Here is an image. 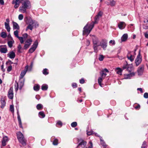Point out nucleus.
<instances>
[{
	"instance_id": "nucleus-1",
	"label": "nucleus",
	"mask_w": 148,
	"mask_h": 148,
	"mask_svg": "<svg viewBox=\"0 0 148 148\" xmlns=\"http://www.w3.org/2000/svg\"><path fill=\"white\" fill-rule=\"evenodd\" d=\"M27 20L26 21V23L28 25V26L27 27L26 30L28 29H30L32 30L34 28H36L38 26V23L35 21H33L32 19L29 18H28L26 17Z\"/></svg>"
},
{
	"instance_id": "nucleus-2",
	"label": "nucleus",
	"mask_w": 148,
	"mask_h": 148,
	"mask_svg": "<svg viewBox=\"0 0 148 148\" xmlns=\"http://www.w3.org/2000/svg\"><path fill=\"white\" fill-rule=\"evenodd\" d=\"M22 5L19 9V11L22 13H26V10L30 7V2L28 0H22Z\"/></svg>"
},
{
	"instance_id": "nucleus-3",
	"label": "nucleus",
	"mask_w": 148,
	"mask_h": 148,
	"mask_svg": "<svg viewBox=\"0 0 148 148\" xmlns=\"http://www.w3.org/2000/svg\"><path fill=\"white\" fill-rule=\"evenodd\" d=\"M94 27V25H86L84 28L83 34L84 35L87 36L90 33L91 31Z\"/></svg>"
},
{
	"instance_id": "nucleus-4",
	"label": "nucleus",
	"mask_w": 148,
	"mask_h": 148,
	"mask_svg": "<svg viewBox=\"0 0 148 148\" xmlns=\"http://www.w3.org/2000/svg\"><path fill=\"white\" fill-rule=\"evenodd\" d=\"M18 139L19 142L23 145H26V140L24 138L23 134L21 132H18L17 134Z\"/></svg>"
},
{
	"instance_id": "nucleus-5",
	"label": "nucleus",
	"mask_w": 148,
	"mask_h": 148,
	"mask_svg": "<svg viewBox=\"0 0 148 148\" xmlns=\"http://www.w3.org/2000/svg\"><path fill=\"white\" fill-rule=\"evenodd\" d=\"M142 61V58L139 52L138 55L137 56L135 60V63L136 66H138L141 63Z\"/></svg>"
},
{
	"instance_id": "nucleus-6",
	"label": "nucleus",
	"mask_w": 148,
	"mask_h": 148,
	"mask_svg": "<svg viewBox=\"0 0 148 148\" xmlns=\"http://www.w3.org/2000/svg\"><path fill=\"white\" fill-rule=\"evenodd\" d=\"M38 43L37 41H36L32 46V47L29 50V52L30 53H33L36 48L38 45Z\"/></svg>"
},
{
	"instance_id": "nucleus-7",
	"label": "nucleus",
	"mask_w": 148,
	"mask_h": 148,
	"mask_svg": "<svg viewBox=\"0 0 148 148\" xmlns=\"http://www.w3.org/2000/svg\"><path fill=\"white\" fill-rule=\"evenodd\" d=\"M32 40L30 38L27 40L25 42L24 48L25 49H27L31 44Z\"/></svg>"
},
{
	"instance_id": "nucleus-8",
	"label": "nucleus",
	"mask_w": 148,
	"mask_h": 148,
	"mask_svg": "<svg viewBox=\"0 0 148 148\" xmlns=\"http://www.w3.org/2000/svg\"><path fill=\"white\" fill-rule=\"evenodd\" d=\"M8 96L10 99H12L13 97V88L11 87L10 89L8 92Z\"/></svg>"
},
{
	"instance_id": "nucleus-9",
	"label": "nucleus",
	"mask_w": 148,
	"mask_h": 148,
	"mask_svg": "<svg viewBox=\"0 0 148 148\" xmlns=\"http://www.w3.org/2000/svg\"><path fill=\"white\" fill-rule=\"evenodd\" d=\"M144 70L143 65H141L138 67L137 70V72L138 75H141L143 74Z\"/></svg>"
},
{
	"instance_id": "nucleus-10",
	"label": "nucleus",
	"mask_w": 148,
	"mask_h": 148,
	"mask_svg": "<svg viewBox=\"0 0 148 148\" xmlns=\"http://www.w3.org/2000/svg\"><path fill=\"white\" fill-rule=\"evenodd\" d=\"M0 47L1 49L0 51L1 53H4L7 52L8 49L6 46L5 45L1 46Z\"/></svg>"
},
{
	"instance_id": "nucleus-11",
	"label": "nucleus",
	"mask_w": 148,
	"mask_h": 148,
	"mask_svg": "<svg viewBox=\"0 0 148 148\" xmlns=\"http://www.w3.org/2000/svg\"><path fill=\"white\" fill-rule=\"evenodd\" d=\"M135 75V73L134 72L130 74H125L124 75V79H129L131 77L134 76Z\"/></svg>"
},
{
	"instance_id": "nucleus-12",
	"label": "nucleus",
	"mask_w": 148,
	"mask_h": 148,
	"mask_svg": "<svg viewBox=\"0 0 148 148\" xmlns=\"http://www.w3.org/2000/svg\"><path fill=\"white\" fill-rule=\"evenodd\" d=\"M28 67V66H26L25 68V70L22 71L20 75L21 78H23L24 76L25 75L27 71Z\"/></svg>"
},
{
	"instance_id": "nucleus-13",
	"label": "nucleus",
	"mask_w": 148,
	"mask_h": 148,
	"mask_svg": "<svg viewBox=\"0 0 148 148\" xmlns=\"http://www.w3.org/2000/svg\"><path fill=\"white\" fill-rule=\"evenodd\" d=\"M125 26V23L123 22H120L118 24V26L119 28L120 29H124Z\"/></svg>"
},
{
	"instance_id": "nucleus-14",
	"label": "nucleus",
	"mask_w": 148,
	"mask_h": 148,
	"mask_svg": "<svg viewBox=\"0 0 148 148\" xmlns=\"http://www.w3.org/2000/svg\"><path fill=\"white\" fill-rule=\"evenodd\" d=\"M7 55L8 57H9L11 59L14 58L15 56V53L13 51L10 52Z\"/></svg>"
},
{
	"instance_id": "nucleus-15",
	"label": "nucleus",
	"mask_w": 148,
	"mask_h": 148,
	"mask_svg": "<svg viewBox=\"0 0 148 148\" xmlns=\"http://www.w3.org/2000/svg\"><path fill=\"white\" fill-rule=\"evenodd\" d=\"M86 142L84 141L83 140H82L81 141L79 144L78 147H79L80 146H81L83 148H84L86 145Z\"/></svg>"
},
{
	"instance_id": "nucleus-16",
	"label": "nucleus",
	"mask_w": 148,
	"mask_h": 148,
	"mask_svg": "<svg viewBox=\"0 0 148 148\" xmlns=\"http://www.w3.org/2000/svg\"><path fill=\"white\" fill-rule=\"evenodd\" d=\"M127 57L128 59L130 60L131 62H132L134 60L135 58L134 56L132 55L130 53H128L127 54Z\"/></svg>"
},
{
	"instance_id": "nucleus-17",
	"label": "nucleus",
	"mask_w": 148,
	"mask_h": 148,
	"mask_svg": "<svg viewBox=\"0 0 148 148\" xmlns=\"http://www.w3.org/2000/svg\"><path fill=\"white\" fill-rule=\"evenodd\" d=\"M128 38V35L127 34H124L122 36L121 40L122 42L125 41Z\"/></svg>"
},
{
	"instance_id": "nucleus-18",
	"label": "nucleus",
	"mask_w": 148,
	"mask_h": 148,
	"mask_svg": "<svg viewBox=\"0 0 148 148\" xmlns=\"http://www.w3.org/2000/svg\"><path fill=\"white\" fill-rule=\"evenodd\" d=\"M144 24L143 25V28L144 29H148V19L145 20L144 21Z\"/></svg>"
},
{
	"instance_id": "nucleus-19",
	"label": "nucleus",
	"mask_w": 148,
	"mask_h": 148,
	"mask_svg": "<svg viewBox=\"0 0 148 148\" xmlns=\"http://www.w3.org/2000/svg\"><path fill=\"white\" fill-rule=\"evenodd\" d=\"M8 137L7 136H5L3 138L2 141V145L3 146H4L6 145V143L8 141Z\"/></svg>"
},
{
	"instance_id": "nucleus-20",
	"label": "nucleus",
	"mask_w": 148,
	"mask_h": 148,
	"mask_svg": "<svg viewBox=\"0 0 148 148\" xmlns=\"http://www.w3.org/2000/svg\"><path fill=\"white\" fill-rule=\"evenodd\" d=\"M13 27L14 29H19V27L18 24L15 22H13Z\"/></svg>"
},
{
	"instance_id": "nucleus-21",
	"label": "nucleus",
	"mask_w": 148,
	"mask_h": 148,
	"mask_svg": "<svg viewBox=\"0 0 148 148\" xmlns=\"http://www.w3.org/2000/svg\"><path fill=\"white\" fill-rule=\"evenodd\" d=\"M5 25L6 29L8 32H10V27L9 23H5Z\"/></svg>"
},
{
	"instance_id": "nucleus-22",
	"label": "nucleus",
	"mask_w": 148,
	"mask_h": 148,
	"mask_svg": "<svg viewBox=\"0 0 148 148\" xmlns=\"http://www.w3.org/2000/svg\"><path fill=\"white\" fill-rule=\"evenodd\" d=\"M103 14L102 12H99L95 17V19L97 20H99V18L101 17Z\"/></svg>"
},
{
	"instance_id": "nucleus-23",
	"label": "nucleus",
	"mask_w": 148,
	"mask_h": 148,
	"mask_svg": "<svg viewBox=\"0 0 148 148\" xmlns=\"http://www.w3.org/2000/svg\"><path fill=\"white\" fill-rule=\"evenodd\" d=\"M115 70L116 71L117 73L119 75H122V70L120 68H116Z\"/></svg>"
},
{
	"instance_id": "nucleus-24",
	"label": "nucleus",
	"mask_w": 148,
	"mask_h": 148,
	"mask_svg": "<svg viewBox=\"0 0 148 148\" xmlns=\"http://www.w3.org/2000/svg\"><path fill=\"white\" fill-rule=\"evenodd\" d=\"M109 1V4L108 5H110L111 6H114L115 4V1L114 0H108Z\"/></svg>"
},
{
	"instance_id": "nucleus-25",
	"label": "nucleus",
	"mask_w": 148,
	"mask_h": 148,
	"mask_svg": "<svg viewBox=\"0 0 148 148\" xmlns=\"http://www.w3.org/2000/svg\"><path fill=\"white\" fill-rule=\"evenodd\" d=\"M104 78H103V77H99L98 79V82L99 84V85L101 86L102 87V84H101V82L103 80Z\"/></svg>"
},
{
	"instance_id": "nucleus-26",
	"label": "nucleus",
	"mask_w": 148,
	"mask_h": 148,
	"mask_svg": "<svg viewBox=\"0 0 148 148\" xmlns=\"http://www.w3.org/2000/svg\"><path fill=\"white\" fill-rule=\"evenodd\" d=\"M100 140L101 141V144L104 147H106L107 146V145L105 143L104 141L102 139V138H100Z\"/></svg>"
},
{
	"instance_id": "nucleus-27",
	"label": "nucleus",
	"mask_w": 148,
	"mask_h": 148,
	"mask_svg": "<svg viewBox=\"0 0 148 148\" xmlns=\"http://www.w3.org/2000/svg\"><path fill=\"white\" fill-rule=\"evenodd\" d=\"M39 116L40 118H43L45 116V115L43 112H39Z\"/></svg>"
},
{
	"instance_id": "nucleus-28",
	"label": "nucleus",
	"mask_w": 148,
	"mask_h": 148,
	"mask_svg": "<svg viewBox=\"0 0 148 148\" xmlns=\"http://www.w3.org/2000/svg\"><path fill=\"white\" fill-rule=\"evenodd\" d=\"M93 46L97 45L99 44V41L97 39H95L94 40H93Z\"/></svg>"
},
{
	"instance_id": "nucleus-29",
	"label": "nucleus",
	"mask_w": 148,
	"mask_h": 148,
	"mask_svg": "<svg viewBox=\"0 0 148 148\" xmlns=\"http://www.w3.org/2000/svg\"><path fill=\"white\" fill-rule=\"evenodd\" d=\"M14 42V40L12 41H10L8 42V43L9 47L11 48L12 46V45L13 43Z\"/></svg>"
},
{
	"instance_id": "nucleus-30",
	"label": "nucleus",
	"mask_w": 148,
	"mask_h": 148,
	"mask_svg": "<svg viewBox=\"0 0 148 148\" xmlns=\"http://www.w3.org/2000/svg\"><path fill=\"white\" fill-rule=\"evenodd\" d=\"M1 108H3L5 105V102L3 99L1 100Z\"/></svg>"
},
{
	"instance_id": "nucleus-31",
	"label": "nucleus",
	"mask_w": 148,
	"mask_h": 148,
	"mask_svg": "<svg viewBox=\"0 0 148 148\" xmlns=\"http://www.w3.org/2000/svg\"><path fill=\"white\" fill-rule=\"evenodd\" d=\"M42 73L45 75H47L49 74L48 70L47 69H44L42 71Z\"/></svg>"
},
{
	"instance_id": "nucleus-32",
	"label": "nucleus",
	"mask_w": 148,
	"mask_h": 148,
	"mask_svg": "<svg viewBox=\"0 0 148 148\" xmlns=\"http://www.w3.org/2000/svg\"><path fill=\"white\" fill-rule=\"evenodd\" d=\"M36 108L38 110H40L42 108L43 106L42 104H39L37 105Z\"/></svg>"
},
{
	"instance_id": "nucleus-33",
	"label": "nucleus",
	"mask_w": 148,
	"mask_h": 148,
	"mask_svg": "<svg viewBox=\"0 0 148 148\" xmlns=\"http://www.w3.org/2000/svg\"><path fill=\"white\" fill-rule=\"evenodd\" d=\"M1 36L2 38H5L6 37L7 35L6 33L3 32L1 33Z\"/></svg>"
},
{
	"instance_id": "nucleus-34",
	"label": "nucleus",
	"mask_w": 148,
	"mask_h": 148,
	"mask_svg": "<svg viewBox=\"0 0 148 148\" xmlns=\"http://www.w3.org/2000/svg\"><path fill=\"white\" fill-rule=\"evenodd\" d=\"M100 74L101 75V77H103V78H104L105 77L104 74V72L103 71L101 70L100 72Z\"/></svg>"
},
{
	"instance_id": "nucleus-35",
	"label": "nucleus",
	"mask_w": 148,
	"mask_h": 148,
	"mask_svg": "<svg viewBox=\"0 0 148 148\" xmlns=\"http://www.w3.org/2000/svg\"><path fill=\"white\" fill-rule=\"evenodd\" d=\"M58 144V140L56 138H55L53 142V144L55 145H57Z\"/></svg>"
},
{
	"instance_id": "nucleus-36",
	"label": "nucleus",
	"mask_w": 148,
	"mask_h": 148,
	"mask_svg": "<svg viewBox=\"0 0 148 148\" xmlns=\"http://www.w3.org/2000/svg\"><path fill=\"white\" fill-rule=\"evenodd\" d=\"M10 110L12 113H13L14 112V106L13 105H10Z\"/></svg>"
},
{
	"instance_id": "nucleus-37",
	"label": "nucleus",
	"mask_w": 148,
	"mask_h": 148,
	"mask_svg": "<svg viewBox=\"0 0 148 148\" xmlns=\"http://www.w3.org/2000/svg\"><path fill=\"white\" fill-rule=\"evenodd\" d=\"M48 86L46 85H43L41 87V89L42 90H46L47 89Z\"/></svg>"
},
{
	"instance_id": "nucleus-38",
	"label": "nucleus",
	"mask_w": 148,
	"mask_h": 148,
	"mask_svg": "<svg viewBox=\"0 0 148 148\" xmlns=\"http://www.w3.org/2000/svg\"><path fill=\"white\" fill-rule=\"evenodd\" d=\"M98 46H101L104 49L106 48V47H107V45H106V44L105 43H102V44L100 43L99 44V45H98Z\"/></svg>"
},
{
	"instance_id": "nucleus-39",
	"label": "nucleus",
	"mask_w": 148,
	"mask_h": 148,
	"mask_svg": "<svg viewBox=\"0 0 148 148\" xmlns=\"http://www.w3.org/2000/svg\"><path fill=\"white\" fill-rule=\"evenodd\" d=\"M39 86L38 85L35 86L34 87V90L35 91H38L39 89Z\"/></svg>"
},
{
	"instance_id": "nucleus-40",
	"label": "nucleus",
	"mask_w": 148,
	"mask_h": 148,
	"mask_svg": "<svg viewBox=\"0 0 148 148\" xmlns=\"http://www.w3.org/2000/svg\"><path fill=\"white\" fill-rule=\"evenodd\" d=\"M77 125V123L76 122H73L71 124V126L73 127H76Z\"/></svg>"
},
{
	"instance_id": "nucleus-41",
	"label": "nucleus",
	"mask_w": 148,
	"mask_h": 148,
	"mask_svg": "<svg viewBox=\"0 0 148 148\" xmlns=\"http://www.w3.org/2000/svg\"><path fill=\"white\" fill-rule=\"evenodd\" d=\"M98 45H97L93 46V48L94 49V51L96 53H97L98 51L97 49V47L98 46Z\"/></svg>"
},
{
	"instance_id": "nucleus-42",
	"label": "nucleus",
	"mask_w": 148,
	"mask_h": 148,
	"mask_svg": "<svg viewBox=\"0 0 148 148\" xmlns=\"http://www.w3.org/2000/svg\"><path fill=\"white\" fill-rule=\"evenodd\" d=\"M18 32L17 30H16L14 32V34L16 37L18 38L19 37L18 35Z\"/></svg>"
},
{
	"instance_id": "nucleus-43",
	"label": "nucleus",
	"mask_w": 148,
	"mask_h": 148,
	"mask_svg": "<svg viewBox=\"0 0 148 148\" xmlns=\"http://www.w3.org/2000/svg\"><path fill=\"white\" fill-rule=\"evenodd\" d=\"M15 89L16 91H17L18 89V84L16 82L15 84Z\"/></svg>"
},
{
	"instance_id": "nucleus-44",
	"label": "nucleus",
	"mask_w": 148,
	"mask_h": 148,
	"mask_svg": "<svg viewBox=\"0 0 148 148\" xmlns=\"http://www.w3.org/2000/svg\"><path fill=\"white\" fill-rule=\"evenodd\" d=\"M23 15L22 14H19L18 17V19L20 20H22L23 19Z\"/></svg>"
},
{
	"instance_id": "nucleus-45",
	"label": "nucleus",
	"mask_w": 148,
	"mask_h": 148,
	"mask_svg": "<svg viewBox=\"0 0 148 148\" xmlns=\"http://www.w3.org/2000/svg\"><path fill=\"white\" fill-rule=\"evenodd\" d=\"M18 38L19 39L21 43H23L24 41L23 40V38L22 37H19Z\"/></svg>"
},
{
	"instance_id": "nucleus-46",
	"label": "nucleus",
	"mask_w": 148,
	"mask_h": 148,
	"mask_svg": "<svg viewBox=\"0 0 148 148\" xmlns=\"http://www.w3.org/2000/svg\"><path fill=\"white\" fill-rule=\"evenodd\" d=\"M12 69V66L11 65H10L7 68V71L8 72H10V71Z\"/></svg>"
},
{
	"instance_id": "nucleus-47",
	"label": "nucleus",
	"mask_w": 148,
	"mask_h": 148,
	"mask_svg": "<svg viewBox=\"0 0 148 148\" xmlns=\"http://www.w3.org/2000/svg\"><path fill=\"white\" fill-rule=\"evenodd\" d=\"M103 58L104 57L103 56V55H101L100 56L99 59L100 61H101L103 60Z\"/></svg>"
},
{
	"instance_id": "nucleus-48",
	"label": "nucleus",
	"mask_w": 148,
	"mask_h": 148,
	"mask_svg": "<svg viewBox=\"0 0 148 148\" xmlns=\"http://www.w3.org/2000/svg\"><path fill=\"white\" fill-rule=\"evenodd\" d=\"M21 45H19L18 46V51L19 53L21 52Z\"/></svg>"
},
{
	"instance_id": "nucleus-49",
	"label": "nucleus",
	"mask_w": 148,
	"mask_h": 148,
	"mask_svg": "<svg viewBox=\"0 0 148 148\" xmlns=\"http://www.w3.org/2000/svg\"><path fill=\"white\" fill-rule=\"evenodd\" d=\"M144 97L146 98H148V93L147 92L145 93L144 94Z\"/></svg>"
},
{
	"instance_id": "nucleus-50",
	"label": "nucleus",
	"mask_w": 148,
	"mask_h": 148,
	"mask_svg": "<svg viewBox=\"0 0 148 148\" xmlns=\"http://www.w3.org/2000/svg\"><path fill=\"white\" fill-rule=\"evenodd\" d=\"M109 43L110 44H112V45H114L115 44V42L114 40H111L110 41Z\"/></svg>"
},
{
	"instance_id": "nucleus-51",
	"label": "nucleus",
	"mask_w": 148,
	"mask_h": 148,
	"mask_svg": "<svg viewBox=\"0 0 148 148\" xmlns=\"http://www.w3.org/2000/svg\"><path fill=\"white\" fill-rule=\"evenodd\" d=\"M57 125H58L61 126H62V123L61 121H59L57 122Z\"/></svg>"
},
{
	"instance_id": "nucleus-52",
	"label": "nucleus",
	"mask_w": 148,
	"mask_h": 148,
	"mask_svg": "<svg viewBox=\"0 0 148 148\" xmlns=\"http://www.w3.org/2000/svg\"><path fill=\"white\" fill-rule=\"evenodd\" d=\"M72 86L73 88H75L77 87V84L75 83H73L72 84Z\"/></svg>"
},
{
	"instance_id": "nucleus-53",
	"label": "nucleus",
	"mask_w": 148,
	"mask_h": 148,
	"mask_svg": "<svg viewBox=\"0 0 148 148\" xmlns=\"http://www.w3.org/2000/svg\"><path fill=\"white\" fill-rule=\"evenodd\" d=\"M126 64L124 65L123 66V69H125L127 68V64H128L127 63V62H126Z\"/></svg>"
},
{
	"instance_id": "nucleus-54",
	"label": "nucleus",
	"mask_w": 148,
	"mask_h": 148,
	"mask_svg": "<svg viewBox=\"0 0 148 148\" xmlns=\"http://www.w3.org/2000/svg\"><path fill=\"white\" fill-rule=\"evenodd\" d=\"M140 108V106L139 104H138V105L135 107V109L136 110H139Z\"/></svg>"
},
{
	"instance_id": "nucleus-55",
	"label": "nucleus",
	"mask_w": 148,
	"mask_h": 148,
	"mask_svg": "<svg viewBox=\"0 0 148 148\" xmlns=\"http://www.w3.org/2000/svg\"><path fill=\"white\" fill-rule=\"evenodd\" d=\"M92 134V131H90V132H87V134L88 136H90Z\"/></svg>"
},
{
	"instance_id": "nucleus-56",
	"label": "nucleus",
	"mask_w": 148,
	"mask_h": 148,
	"mask_svg": "<svg viewBox=\"0 0 148 148\" xmlns=\"http://www.w3.org/2000/svg\"><path fill=\"white\" fill-rule=\"evenodd\" d=\"M80 82L81 84H83L84 82V79L83 78H82L80 80Z\"/></svg>"
},
{
	"instance_id": "nucleus-57",
	"label": "nucleus",
	"mask_w": 148,
	"mask_h": 148,
	"mask_svg": "<svg viewBox=\"0 0 148 148\" xmlns=\"http://www.w3.org/2000/svg\"><path fill=\"white\" fill-rule=\"evenodd\" d=\"M27 34L25 33L23 34V36L24 38H26L27 37Z\"/></svg>"
},
{
	"instance_id": "nucleus-58",
	"label": "nucleus",
	"mask_w": 148,
	"mask_h": 148,
	"mask_svg": "<svg viewBox=\"0 0 148 148\" xmlns=\"http://www.w3.org/2000/svg\"><path fill=\"white\" fill-rule=\"evenodd\" d=\"M1 69H2V71H3V72H4L5 71V69H4L3 68V64H2L1 66Z\"/></svg>"
},
{
	"instance_id": "nucleus-59",
	"label": "nucleus",
	"mask_w": 148,
	"mask_h": 148,
	"mask_svg": "<svg viewBox=\"0 0 148 148\" xmlns=\"http://www.w3.org/2000/svg\"><path fill=\"white\" fill-rule=\"evenodd\" d=\"M145 36L146 38H148V34L147 33H144Z\"/></svg>"
},
{
	"instance_id": "nucleus-60",
	"label": "nucleus",
	"mask_w": 148,
	"mask_h": 148,
	"mask_svg": "<svg viewBox=\"0 0 148 148\" xmlns=\"http://www.w3.org/2000/svg\"><path fill=\"white\" fill-rule=\"evenodd\" d=\"M20 84H21V86L19 88L20 89H21L22 88L23 86V82H21Z\"/></svg>"
},
{
	"instance_id": "nucleus-61",
	"label": "nucleus",
	"mask_w": 148,
	"mask_h": 148,
	"mask_svg": "<svg viewBox=\"0 0 148 148\" xmlns=\"http://www.w3.org/2000/svg\"><path fill=\"white\" fill-rule=\"evenodd\" d=\"M99 20H97L95 19V21L93 23L94 24H93L92 25H94V24L97 23V21H98Z\"/></svg>"
},
{
	"instance_id": "nucleus-62",
	"label": "nucleus",
	"mask_w": 148,
	"mask_h": 148,
	"mask_svg": "<svg viewBox=\"0 0 148 148\" xmlns=\"http://www.w3.org/2000/svg\"><path fill=\"white\" fill-rule=\"evenodd\" d=\"M137 90L140 91L141 93H142L143 92L142 89L141 88H138Z\"/></svg>"
},
{
	"instance_id": "nucleus-63",
	"label": "nucleus",
	"mask_w": 148,
	"mask_h": 148,
	"mask_svg": "<svg viewBox=\"0 0 148 148\" xmlns=\"http://www.w3.org/2000/svg\"><path fill=\"white\" fill-rule=\"evenodd\" d=\"M102 71H103L104 72L105 71L107 73L109 72V71H108V70L106 68L102 70Z\"/></svg>"
},
{
	"instance_id": "nucleus-64",
	"label": "nucleus",
	"mask_w": 148,
	"mask_h": 148,
	"mask_svg": "<svg viewBox=\"0 0 148 148\" xmlns=\"http://www.w3.org/2000/svg\"><path fill=\"white\" fill-rule=\"evenodd\" d=\"M4 2L3 0H0V3L1 4L3 5L4 4Z\"/></svg>"
}]
</instances>
